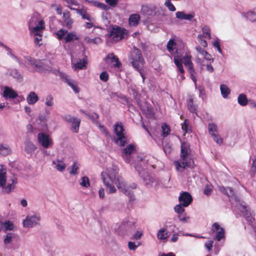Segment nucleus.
Here are the masks:
<instances>
[{"label":"nucleus","mask_w":256,"mask_h":256,"mask_svg":"<svg viewBox=\"0 0 256 256\" xmlns=\"http://www.w3.org/2000/svg\"><path fill=\"white\" fill-rule=\"evenodd\" d=\"M102 176L106 192L109 194L116 192V188L114 185L115 184L118 189L126 195L130 201L135 200L132 189L136 188V184L133 183L130 186H128L122 178L118 176V172L113 168H108L106 172L102 173Z\"/></svg>","instance_id":"f257e3e1"},{"label":"nucleus","mask_w":256,"mask_h":256,"mask_svg":"<svg viewBox=\"0 0 256 256\" xmlns=\"http://www.w3.org/2000/svg\"><path fill=\"white\" fill-rule=\"evenodd\" d=\"M219 190L222 194L230 198L232 200H234L236 202L235 206L242 213L249 224L252 226L254 220L252 212L248 206L242 201L240 197L235 195L233 189L230 187L226 188L222 186L219 187Z\"/></svg>","instance_id":"f03ea898"},{"label":"nucleus","mask_w":256,"mask_h":256,"mask_svg":"<svg viewBox=\"0 0 256 256\" xmlns=\"http://www.w3.org/2000/svg\"><path fill=\"white\" fill-rule=\"evenodd\" d=\"M191 153L190 144L187 142L181 144L180 159L175 161L174 164L177 170L182 171L186 168H194V160L189 156Z\"/></svg>","instance_id":"7ed1b4c3"},{"label":"nucleus","mask_w":256,"mask_h":256,"mask_svg":"<svg viewBox=\"0 0 256 256\" xmlns=\"http://www.w3.org/2000/svg\"><path fill=\"white\" fill-rule=\"evenodd\" d=\"M128 59L132 66L140 72L144 80V76L142 73L144 60L140 50L134 46L130 52Z\"/></svg>","instance_id":"20e7f679"},{"label":"nucleus","mask_w":256,"mask_h":256,"mask_svg":"<svg viewBox=\"0 0 256 256\" xmlns=\"http://www.w3.org/2000/svg\"><path fill=\"white\" fill-rule=\"evenodd\" d=\"M24 58L26 62L37 72H42L51 70V63L48 60L35 59L30 56H24Z\"/></svg>","instance_id":"39448f33"},{"label":"nucleus","mask_w":256,"mask_h":256,"mask_svg":"<svg viewBox=\"0 0 256 256\" xmlns=\"http://www.w3.org/2000/svg\"><path fill=\"white\" fill-rule=\"evenodd\" d=\"M6 170L4 166H0V187L2 188L6 192L9 193L14 188L16 180L12 179V184H8L6 186Z\"/></svg>","instance_id":"423d86ee"},{"label":"nucleus","mask_w":256,"mask_h":256,"mask_svg":"<svg viewBox=\"0 0 256 256\" xmlns=\"http://www.w3.org/2000/svg\"><path fill=\"white\" fill-rule=\"evenodd\" d=\"M136 100L139 104L141 110L144 113L148 118H152L154 116V113L153 108L150 104L146 100H141L140 97H135Z\"/></svg>","instance_id":"0eeeda50"},{"label":"nucleus","mask_w":256,"mask_h":256,"mask_svg":"<svg viewBox=\"0 0 256 256\" xmlns=\"http://www.w3.org/2000/svg\"><path fill=\"white\" fill-rule=\"evenodd\" d=\"M124 128L121 124H116L114 125V132L117 136L116 143L120 146H124L126 143V138L124 134Z\"/></svg>","instance_id":"6e6552de"},{"label":"nucleus","mask_w":256,"mask_h":256,"mask_svg":"<svg viewBox=\"0 0 256 256\" xmlns=\"http://www.w3.org/2000/svg\"><path fill=\"white\" fill-rule=\"evenodd\" d=\"M37 21L38 20L36 17H32L29 22V28L35 36H40V34H41L42 30L44 28V22L42 20H40L38 24L34 26Z\"/></svg>","instance_id":"1a4fd4ad"},{"label":"nucleus","mask_w":256,"mask_h":256,"mask_svg":"<svg viewBox=\"0 0 256 256\" xmlns=\"http://www.w3.org/2000/svg\"><path fill=\"white\" fill-rule=\"evenodd\" d=\"M62 118L65 121L71 124L70 130L73 132H78L80 124L81 122L80 119L70 114L64 116Z\"/></svg>","instance_id":"9d476101"},{"label":"nucleus","mask_w":256,"mask_h":256,"mask_svg":"<svg viewBox=\"0 0 256 256\" xmlns=\"http://www.w3.org/2000/svg\"><path fill=\"white\" fill-rule=\"evenodd\" d=\"M40 217L37 214L28 215L23 221L24 227L31 228L39 224Z\"/></svg>","instance_id":"9b49d317"},{"label":"nucleus","mask_w":256,"mask_h":256,"mask_svg":"<svg viewBox=\"0 0 256 256\" xmlns=\"http://www.w3.org/2000/svg\"><path fill=\"white\" fill-rule=\"evenodd\" d=\"M147 160L142 158L138 157L136 162L134 164L136 170L138 172L140 177L144 176L145 172Z\"/></svg>","instance_id":"f8f14e48"},{"label":"nucleus","mask_w":256,"mask_h":256,"mask_svg":"<svg viewBox=\"0 0 256 256\" xmlns=\"http://www.w3.org/2000/svg\"><path fill=\"white\" fill-rule=\"evenodd\" d=\"M124 29L119 26L112 28L110 31V38L114 41H118L124 38Z\"/></svg>","instance_id":"ddd939ff"},{"label":"nucleus","mask_w":256,"mask_h":256,"mask_svg":"<svg viewBox=\"0 0 256 256\" xmlns=\"http://www.w3.org/2000/svg\"><path fill=\"white\" fill-rule=\"evenodd\" d=\"M38 143L44 148H48L52 144L50 136L44 132H40L38 134Z\"/></svg>","instance_id":"4468645a"},{"label":"nucleus","mask_w":256,"mask_h":256,"mask_svg":"<svg viewBox=\"0 0 256 256\" xmlns=\"http://www.w3.org/2000/svg\"><path fill=\"white\" fill-rule=\"evenodd\" d=\"M142 178H143L144 183L148 188H158L159 181L156 178L149 175H146L145 176L144 174Z\"/></svg>","instance_id":"2eb2a0df"},{"label":"nucleus","mask_w":256,"mask_h":256,"mask_svg":"<svg viewBox=\"0 0 256 256\" xmlns=\"http://www.w3.org/2000/svg\"><path fill=\"white\" fill-rule=\"evenodd\" d=\"M178 200L184 207L188 206L192 201L190 194L186 192H182L178 198Z\"/></svg>","instance_id":"dca6fc26"},{"label":"nucleus","mask_w":256,"mask_h":256,"mask_svg":"<svg viewBox=\"0 0 256 256\" xmlns=\"http://www.w3.org/2000/svg\"><path fill=\"white\" fill-rule=\"evenodd\" d=\"M136 150V148L134 144H130L127 146L122 150V157L125 162L127 163H130V156Z\"/></svg>","instance_id":"f3484780"},{"label":"nucleus","mask_w":256,"mask_h":256,"mask_svg":"<svg viewBox=\"0 0 256 256\" xmlns=\"http://www.w3.org/2000/svg\"><path fill=\"white\" fill-rule=\"evenodd\" d=\"M212 230L216 231L215 239L218 241H220L224 238V230L223 228L220 226L218 222H214L212 224Z\"/></svg>","instance_id":"a211bd4d"},{"label":"nucleus","mask_w":256,"mask_h":256,"mask_svg":"<svg viewBox=\"0 0 256 256\" xmlns=\"http://www.w3.org/2000/svg\"><path fill=\"white\" fill-rule=\"evenodd\" d=\"M24 151L27 154L32 155L36 150V146L30 140L26 139L24 142Z\"/></svg>","instance_id":"6ab92c4d"},{"label":"nucleus","mask_w":256,"mask_h":256,"mask_svg":"<svg viewBox=\"0 0 256 256\" xmlns=\"http://www.w3.org/2000/svg\"><path fill=\"white\" fill-rule=\"evenodd\" d=\"M104 60L107 62H108V60H110V62L113 64V66L115 68H119L121 65V63L119 61L118 58L116 57L113 53H112L106 56Z\"/></svg>","instance_id":"aec40b11"},{"label":"nucleus","mask_w":256,"mask_h":256,"mask_svg":"<svg viewBox=\"0 0 256 256\" xmlns=\"http://www.w3.org/2000/svg\"><path fill=\"white\" fill-rule=\"evenodd\" d=\"M140 20V17L139 14H132L128 18L129 25L131 26H136L138 24Z\"/></svg>","instance_id":"412c9836"},{"label":"nucleus","mask_w":256,"mask_h":256,"mask_svg":"<svg viewBox=\"0 0 256 256\" xmlns=\"http://www.w3.org/2000/svg\"><path fill=\"white\" fill-rule=\"evenodd\" d=\"M63 18L66 26L68 28H70L72 27L74 21L70 16V12L68 11H64L63 12Z\"/></svg>","instance_id":"4be33fe9"},{"label":"nucleus","mask_w":256,"mask_h":256,"mask_svg":"<svg viewBox=\"0 0 256 256\" xmlns=\"http://www.w3.org/2000/svg\"><path fill=\"white\" fill-rule=\"evenodd\" d=\"M52 164L53 166H54V168L60 172L64 171L66 168V164L62 160L60 159L53 160Z\"/></svg>","instance_id":"5701e85b"},{"label":"nucleus","mask_w":256,"mask_h":256,"mask_svg":"<svg viewBox=\"0 0 256 256\" xmlns=\"http://www.w3.org/2000/svg\"><path fill=\"white\" fill-rule=\"evenodd\" d=\"M155 7L152 6L144 5L142 6L141 12L144 15L152 16Z\"/></svg>","instance_id":"b1692460"},{"label":"nucleus","mask_w":256,"mask_h":256,"mask_svg":"<svg viewBox=\"0 0 256 256\" xmlns=\"http://www.w3.org/2000/svg\"><path fill=\"white\" fill-rule=\"evenodd\" d=\"M187 106L190 112L196 114L198 104L194 98H190L187 100Z\"/></svg>","instance_id":"393cba45"},{"label":"nucleus","mask_w":256,"mask_h":256,"mask_svg":"<svg viewBox=\"0 0 256 256\" xmlns=\"http://www.w3.org/2000/svg\"><path fill=\"white\" fill-rule=\"evenodd\" d=\"M176 16L178 19L191 20L194 16L192 14H185L183 12H177Z\"/></svg>","instance_id":"a878e982"},{"label":"nucleus","mask_w":256,"mask_h":256,"mask_svg":"<svg viewBox=\"0 0 256 256\" xmlns=\"http://www.w3.org/2000/svg\"><path fill=\"white\" fill-rule=\"evenodd\" d=\"M80 112L85 114L92 122L94 124H98V120L99 118V116L96 113H89L88 112L84 110H80Z\"/></svg>","instance_id":"bb28decb"},{"label":"nucleus","mask_w":256,"mask_h":256,"mask_svg":"<svg viewBox=\"0 0 256 256\" xmlns=\"http://www.w3.org/2000/svg\"><path fill=\"white\" fill-rule=\"evenodd\" d=\"M246 98L247 97H238V104L242 106H244L248 104L252 107L256 106V104L252 100L248 101Z\"/></svg>","instance_id":"cd10ccee"},{"label":"nucleus","mask_w":256,"mask_h":256,"mask_svg":"<svg viewBox=\"0 0 256 256\" xmlns=\"http://www.w3.org/2000/svg\"><path fill=\"white\" fill-rule=\"evenodd\" d=\"M86 64L87 62L85 60V58L80 59L78 62H77L74 64V70H82L86 68Z\"/></svg>","instance_id":"c85d7f7f"},{"label":"nucleus","mask_w":256,"mask_h":256,"mask_svg":"<svg viewBox=\"0 0 256 256\" xmlns=\"http://www.w3.org/2000/svg\"><path fill=\"white\" fill-rule=\"evenodd\" d=\"M174 62L180 72L181 74H184V70L182 66V58L179 56H174Z\"/></svg>","instance_id":"c756f323"},{"label":"nucleus","mask_w":256,"mask_h":256,"mask_svg":"<svg viewBox=\"0 0 256 256\" xmlns=\"http://www.w3.org/2000/svg\"><path fill=\"white\" fill-rule=\"evenodd\" d=\"M191 56L186 54L183 57L184 64V66L188 68V70L194 68L192 63L191 61Z\"/></svg>","instance_id":"7c9ffc66"},{"label":"nucleus","mask_w":256,"mask_h":256,"mask_svg":"<svg viewBox=\"0 0 256 256\" xmlns=\"http://www.w3.org/2000/svg\"><path fill=\"white\" fill-rule=\"evenodd\" d=\"M2 96H18L17 92L8 86L4 87Z\"/></svg>","instance_id":"2f4dec72"},{"label":"nucleus","mask_w":256,"mask_h":256,"mask_svg":"<svg viewBox=\"0 0 256 256\" xmlns=\"http://www.w3.org/2000/svg\"><path fill=\"white\" fill-rule=\"evenodd\" d=\"M77 14H79L82 16V19L87 20H88L92 22L93 20V18H92L86 12V10L83 9H80L76 10Z\"/></svg>","instance_id":"473e14b6"},{"label":"nucleus","mask_w":256,"mask_h":256,"mask_svg":"<svg viewBox=\"0 0 256 256\" xmlns=\"http://www.w3.org/2000/svg\"><path fill=\"white\" fill-rule=\"evenodd\" d=\"M158 238L160 240H164L168 237V232L165 228H160L157 232Z\"/></svg>","instance_id":"72a5a7b5"},{"label":"nucleus","mask_w":256,"mask_h":256,"mask_svg":"<svg viewBox=\"0 0 256 256\" xmlns=\"http://www.w3.org/2000/svg\"><path fill=\"white\" fill-rule=\"evenodd\" d=\"M176 46V43L174 38H170L168 42L166 48L171 54L174 52V49Z\"/></svg>","instance_id":"f704fd0d"},{"label":"nucleus","mask_w":256,"mask_h":256,"mask_svg":"<svg viewBox=\"0 0 256 256\" xmlns=\"http://www.w3.org/2000/svg\"><path fill=\"white\" fill-rule=\"evenodd\" d=\"M84 40L88 44L93 43L96 44H100L102 42V40L100 37L91 38L88 36H86L84 38Z\"/></svg>","instance_id":"c9c22d12"},{"label":"nucleus","mask_w":256,"mask_h":256,"mask_svg":"<svg viewBox=\"0 0 256 256\" xmlns=\"http://www.w3.org/2000/svg\"><path fill=\"white\" fill-rule=\"evenodd\" d=\"M64 80L65 82H66L74 90V91L76 93H78L79 92V89L78 86L75 85L66 76L63 77Z\"/></svg>","instance_id":"e433bc0d"},{"label":"nucleus","mask_w":256,"mask_h":256,"mask_svg":"<svg viewBox=\"0 0 256 256\" xmlns=\"http://www.w3.org/2000/svg\"><path fill=\"white\" fill-rule=\"evenodd\" d=\"M11 152V149L7 144H0V154L6 156Z\"/></svg>","instance_id":"4c0bfd02"},{"label":"nucleus","mask_w":256,"mask_h":256,"mask_svg":"<svg viewBox=\"0 0 256 256\" xmlns=\"http://www.w3.org/2000/svg\"><path fill=\"white\" fill-rule=\"evenodd\" d=\"M78 37L76 36L74 32H68L66 36L64 38L66 43L70 42L74 40H78Z\"/></svg>","instance_id":"58836bf2"},{"label":"nucleus","mask_w":256,"mask_h":256,"mask_svg":"<svg viewBox=\"0 0 256 256\" xmlns=\"http://www.w3.org/2000/svg\"><path fill=\"white\" fill-rule=\"evenodd\" d=\"M208 128L209 134L212 136L214 134H216L218 128L216 124L214 123H210L208 124Z\"/></svg>","instance_id":"ea45409f"},{"label":"nucleus","mask_w":256,"mask_h":256,"mask_svg":"<svg viewBox=\"0 0 256 256\" xmlns=\"http://www.w3.org/2000/svg\"><path fill=\"white\" fill-rule=\"evenodd\" d=\"M14 78L16 79L18 81L21 82L23 78L20 74L16 70H12L10 74Z\"/></svg>","instance_id":"a19ab883"},{"label":"nucleus","mask_w":256,"mask_h":256,"mask_svg":"<svg viewBox=\"0 0 256 256\" xmlns=\"http://www.w3.org/2000/svg\"><path fill=\"white\" fill-rule=\"evenodd\" d=\"M162 136L164 138L167 136L170 132V129L169 126L166 124H164L162 126Z\"/></svg>","instance_id":"79ce46f5"},{"label":"nucleus","mask_w":256,"mask_h":256,"mask_svg":"<svg viewBox=\"0 0 256 256\" xmlns=\"http://www.w3.org/2000/svg\"><path fill=\"white\" fill-rule=\"evenodd\" d=\"M82 182L80 183V185L85 188H88L90 186V182L88 176H84L81 178Z\"/></svg>","instance_id":"37998d69"},{"label":"nucleus","mask_w":256,"mask_h":256,"mask_svg":"<svg viewBox=\"0 0 256 256\" xmlns=\"http://www.w3.org/2000/svg\"><path fill=\"white\" fill-rule=\"evenodd\" d=\"M220 90L222 96H228L230 94V88L225 84H221Z\"/></svg>","instance_id":"c03bdc74"},{"label":"nucleus","mask_w":256,"mask_h":256,"mask_svg":"<svg viewBox=\"0 0 256 256\" xmlns=\"http://www.w3.org/2000/svg\"><path fill=\"white\" fill-rule=\"evenodd\" d=\"M182 128L184 132H190L191 129L190 126L189 122L187 120H185L182 124Z\"/></svg>","instance_id":"a18cd8bd"},{"label":"nucleus","mask_w":256,"mask_h":256,"mask_svg":"<svg viewBox=\"0 0 256 256\" xmlns=\"http://www.w3.org/2000/svg\"><path fill=\"white\" fill-rule=\"evenodd\" d=\"M202 36L210 38V28L208 26H204L202 28Z\"/></svg>","instance_id":"49530a36"},{"label":"nucleus","mask_w":256,"mask_h":256,"mask_svg":"<svg viewBox=\"0 0 256 256\" xmlns=\"http://www.w3.org/2000/svg\"><path fill=\"white\" fill-rule=\"evenodd\" d=\"M246 16L251 22H254L256 20V14L253 12H248L246 14Z\"/></svg>","instance_id":"de8ad7c7"},{"label":"nucleus","mask_w":256,"mask_h":256,"mask_svg":"<svg viewBox=\"0 0 256 256\" xmlns=\"http://www.w3.org/2000/svg\"><path fill=\"white\" fill-rule=\"evenodd\" d=\"M79 168L76 162H74L71 166L70 170V173L72 175H76L78 174V170Z\"/></svg>","instance_id":"09e8293b"},{"label":"nucleus","mask_w":256,"mask_h":256,"mask_svg":"<svg viewBox=\"0 0 256 256\" xmlns=\"http://www.w3.org/2000/svg\"><path fill=\"white\" fill-rule=\"evenodd\" d=\"M164 4L171 12H174L176 10L175 6L171 2L170 0H166Z\"/></svg>","instance_id":"8fccbe9b"},{"label":"nucleus","mask_w":256,"mask_h":256,"mask_svg":"<svg viewBox=\"0 0 256 256\" xmlns=\"http://www.w3.org/2000/svg\"><path fill=\"white\" fill-rule=\"evenodd\" d=\"M211 136L212 137L213 140H214V142H216V144H221L223 142V140L220 134H212Z\"/></svg>","instance_id":"3c124183"},{"label":"nucleus","mask_w":256,"mask_h":256,"mask_svg":"<svg viewBox=\"0 0 256 256\" xmlns=\"http://www.w3.org/2000/svg\"><path fill=\"white\" fill-rule=\"evenodd\" d=\"M182 206V204L180 203V204L176 205L174 208V211L180 214H182L184 211V209Z\"/></svg>","instance_id":"603ef678"},{"label":"nucleus","mask_w":256,"mask_h":256,"mask_svg":"<svg viewBox=\"0 0 256 256\" xmlns=\"http://www.w3.org/2000/svg\"><path fill=\"white\" fill-rule=\"evenodd\" d=\"M67 32H68V30H64V29H60L56 33V34H57L58 38L59 40H62L64 38V37L65 36V34Z\"/></svg>","instance_id":"864d4df0"},{"label":"nucleus","mask_w":256,"mask_h":256,"mask_svg":"<svg viewBox=\"0 0 256 256\" xmlns=\"http://www.w3.org/2000/svg\"><path fill=\"white\" fill-rule=\"evenodd\" d=\"M212 190V186L211 184H207L204 190V193L206 195L209 196Z\"/></svg>","instance_id":"5fc2aeb1"},{"label":"nucleus","mask_w":256,"mask_h":256,"mask_svg":"<svg viewBox=\"0 0 256 256\" xmlns=\"http://www.w3.org/2000/svg\"><path fill=\"white\" fill-rule=\"evenodd\" d=\"M178 218L181 222L183 223H186L188 222V220L190 219L189 216H187L186 214H184L182 215L180 214L178 216Z\"/></svg>","instance_id":"6e6d98bb"},{"label":"nucleus","mask_w":256,"mask_h":256,"mask_svg":"<svg viewBox=\"0 0 256 256\" xmlns=\"http://www.w3.org/2000/svg\"><path fill=\"white\" fill-rule=\"evenodd\" d=\"M188 72L190 74V76L191 78L192 79V81L194 82L195 84H196V78L194 76L195 74V70L194 68H191L190 69L188 70Z\"/></svg>","instance_id":"4d7b16f0"},{"label":"nucleus","mask_w":256,"mask_h":256,"mask_svg":"<svg viewBox=\"0 0 256 256\" xmlns=\"http://www.w3.org/2000/svg\"><path fill=\"white\" fill-rule=\"evenodd\" d=\"M100 80L106 82L108 80V74L106 72H102L100 76Z\"/></svg>","instance_id":"13d9d810"},{"label":"nucleus","mask_w":256,"mask_h":256,"mask_svg":"<svg viewBox=\"0 0 256 256\" xmlns=\"http://www.w3.org/2000/svg\"><path fill=\"white\" fill-rule=\"evenodd\" d=\"M4 228L6 230H12L13 228V224L10 221H8L4 224Z\"/></svg>","instance_id":"bf43d9fd"},{"label":"nucleus","mask_w":256,"mask_h":256,"mask_svg":"<svg viewBox=\"0 0 256 256\" xmlns=\"http://www.w3.org/2000/svg\"><path fill=\"white\" fill-rule=\"evenodd\" d=\"M3 46H4L6 48V49L8 50L7 54L8 55L12 60L16 61L18 60V58L14 54H13L12 52L9 51L10 50V48L4 45Z\"/></svg>","instance_id":"052dcab7"},{"label":"nucleus","mask_w":256,"mask_h":256,"mask_svg":"<svg viewBox=\"0 0 256 256\" xmlns=\"http://www.w3.org/2000/svg\"><path fill=\"white\" fill-rule=\"evenodd\" d=\"M38 100V97H27V101L30 104L36 103Z\"/></svg>","instance_id":"680f3d73"},{"label":"nucleus","mask_w":256,"mask_h":256,"mask_svg":"<svg viewBox=\"0 0 256 256\" xmlns=\"http://www.w3.org/2000/svg\"><path fill=\"white\" fill-rule=\"evenodd\" d=\"M118 2V0H106V2L112 7H115Z\"/></svg>","instance_id":"e2e57ef3"},{"label":"nucleus","mask_w":256,"mask_h":256,"mask_svg":"<svg viewBox=\"0 0 256 256\" xmlns=\"http://www.w3.org/2000/svg\"><path fill=\"white\" fill-rule=\"evenodd\" d=\"M196 50L198 53H200L203 56H204L206 54H207L208 53L206 51L203 50L200 46H196Z\"/></svg>","instance_id":"0e129e2a"},{"label":"nucleus","mask_w":256,"mask_h":256,"mask_svg":"<svg viewBox=\"0 0 256 256\" xmlns=\"http://www.w3.org/2000/svg\"><path fill=\"white\" fill-rule=\"evenodd\" d=\"M12 236L10 234H7L6 238H4V244H8L11 243L12 241Z\"/></svg>","instance_id":"69168bd1"},{"label":"nucleus","mask_w":256,"mask_h":256,"mask_svg":"<svg viewBox=\"0 0 256 256\" xmlns=\"http://www.w3.org/2000/svg\"><path fill=\"white\" fill-rule=\"evenodd\" d=\"M202 35H198V38L199 40L200 41V44L204 47H206L208 46L207 42L206 40H202Z\"/></svg>","instance_id":"338daca9"},{"label":"nucleus","mask_w":256,"mask_h":256,"mask_svg":"<svg viewBox=\"0 0 256 256\" xmlns=\"http://www.w3.org/2000/svg\"><path fill=\"white\" fill-rule=\"evenodd\" d=\"M171 146L169 144H166L164 146V150L166 154H170Z\"/></svg>","instance_id":"774afa93"}]
</instances>
